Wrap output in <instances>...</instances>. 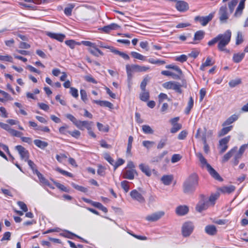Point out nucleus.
<instances>
[{"label": "nucleus", "mask_w": 248, "mask_h": 248, "mask_svg": "<svg viewBox=\"0 0 248 248\" xmlns=\"http://www.w3.org/2000/svg\"><path fill=\"white\" fill-rule=\"evenodd\" d=\"M235 189V187L234 186H224L221 188V191L224 193H230L233 191Z\"/></svg>", "instance_id": "79ce46f5"}, {"label": "nucleus", "mask_w": 248, "mask_h": 248, "mask_svg": "<svg viewBox=\"0 0 248 248\" xmlns=\"http://www.w3.org/2000/svg\"><path fill=\"white\" fill-rule=\"evenodd\" d=\"M205 232L209 235H213L217 233V229L214 225H208L205 228Z\"/></svg>", "instance_id": "393cba45"}, {"label": "nucleus", "mask_w": 248, "mask_h": 248, "mask_svg": "<svg viewBox=\"0 0 248 248\" xmlns=\"http://www.w3.org/2000/svg\"><path fill=\"white\" fill-rule=\"evenodd\" d=\"M130 195L133 200L138 201L140 203H144L145 202V200L144 197L136 189L132 190L130 192Z\"/></svg>", "instance_id": "9d476101"}, {"label": "nucleus", "mask_w": 248, "mask_h": 248, "mask_svg": "<svg viewBox=\"0 0 248 248\" xmlns=\"http://www.w3.org/2000/svg\"><path fill=\"white\" fill-rule=\"evenodd\" d=\"M188 212V208L186 205H180L176 209V213L179 216H184Z\"/></svg>", "instance_id": "aec40b11"}, {"label": "nucleus", "mask_w": 248, "mask_h": 248, "mask_svg": "<svg viewBox=\"0 0 248 248\" xmlns=\"http://www.w3.org/2000/svg\"><path fill=\"white\" fill-rule=\"evenodd\" d=\"M37 176L40 183L44 186H49V182L43 176V175L39 171H37Z\"/></svg>", "instance_id": "473e14b6"}, {"label": "nucleus", "mask_w": 248, "mask_h": 248, "mask_svg": "<svg viewBox=\"0 0 248 248\" xmlns=\"http://www.w3.org/2000/svg\"><path fill=\"white\" fill-rule=\"evenodd\" d=\"M164 214L165 213L163 211L155 212L146 216L145 218L147 221H156L160 219L162 217H163L164 215Z\"/></svg>", "instance_id": "9b49d317"}, {"label": "nucleus", "mask_w": 248, "mask_h": 248, "mask_svg": "<svg viewBox=\"0 0 248 248\" xmlns=\"http://www.w3.org/2000/svg\"><path fill=\"white\" fill-rule=\"evenodd\" d=\"M126 70L128 77L132 76L133 74L138 72V65L127 64L126 65Z\"/></svg>", "instance_id": "6ab92c4d"}, {"label": "nucleus", "mask_w": 248, "mask_h": 248, "mask_svg": "<svg viewBox=\"0 0 248 248\" xmlns=\"http://www.w3.org/2000/svg\"><path fill=\"white\" fill-rule=\"evenodd\" d=\"M245 56V52L243 53H238L233 54L232 60L235 63H238L240 62Z\"/></svg>", "instance_id": "bb28decb"}, {"label": "nucleus", "mask_w": 248, "mask_h": 248, "mask_svg": "<svg viewBox=\"0 0 248 248\" xmlns=\"http://www.w3.org/2000/svg\"><path fill=\"white\" fill-rule=\"evenodd\" d=\"M124 163V160L122 158H119L117 161L113 164V167L115 170L118 167L122 165Z\"/></svg>", "instance_id": "4d7b16f0"}, {"label": "nucleus", "mask_w": 248, "mask_h": 248, "mask_svg": "<svg viewBox=\"0 0 248 248\" xmlns=\"http://www.w3.org/2000/svg\"><path fill=\"white\" fill-rule=\"evenodd\" d=\"M231 13L228 11L227 6L223 5L220 7L218 11L219 19L221 23H226L229 18Z\"/></svg>", "instance_id": "39448f33"}, {"label": "nucleus", "mask_w": 248, "mask_h": 248, "mask_svg": "<svg viewBox=\"0 0 248 248\" xmlns=\"http://www.w3.org/2000/svg\"><path fill=\"white\" fill-rule=\"evenodd\" d=\"M34 144L38 148L41 149H44L46 148L48 144L47 142L41 140H35L34 141Z\"/></svg>", "instance_id": "a878e982"}, {"label": "nucleus", "mask_w": 248, "mask_h": 248, "mask_svg": "<svg viewBox=\"0 0 248 248\" xmlns=\"http://www.w3.org/2000/svg\"><path fill=\"white\" fill-rule=\"evenodd\" d=\"M175 7L178 11L183 12L188 9V4L184 1H178L176 3Z\"/></svg>", "instance_id": "2eb2a0df"}, {"label": "nucleus", "mask_w": 248, "mask_h": 248, "mask_svg": "<svg viewBox=\"0 0 248 248\" xmlns=\"http://www.w3.org/2000/svg\"><path fill=\"white\" fill-rule=\"evenodd\" d=\"M238 119V115L233 114L229 117L222 124V126H225L230 125L236 121Z\"/></svg>", "instance_id": "b1692460"}, {"label": "nucleus", "mask_w": 248, "mask_h": 248, "mask_svg": "<svg viewBox=\"0 0 248 248\" xmlns=\"http://www.w3.org/2000/svg\"><path fill=\"white\" fill-rule=\"evenodd\" d=\"M198 184V176L196 174L190 175L183 184L184 192L185 193H193Z\"/></svg>", "instance_id": "f257e3e1"}, {"label": "nucleus", "mask_w": 248, "mask_h": 248, "mask_svg": "<svg viewBox=\"0 0 248 248\" xmlns=\"http://www.w3.org/2000/svg\"><path fill=\"white\" fill-rule=\"evenodd\" d=\"M238 1L237 0H232L228 3L229 11L231 14L233 12L235 7L236 6Z\"/></svg>", "instance_id": "c9c22d12"}, {"label": "nucleus", "mask_w": 248, "mask_h": 248, "mask_svg": "<svg viewBox=\"0 0 248 248\" xmlns=\"http://www.w3.org/2000/svg\"><path fill=\"white\" fill-rule=\"evenodd\" d=\"M52 73L53 75L55 77H58L60 76L61 74V76L60 78H66L67 77L66 73L64 72H61L60 70L58 68H55L53 69Z\"/></svg>", "instance_id": "c756f323"}, {"label": "nucleus", "mask_w": 248, "mask_h": 248, "mask_svg": "<svg viewBox=\"0 0 248 248\" xmlns=\"http://www.w3.org/2000/svg\"><path fill=\"white\" fill-rule=\"evenodd\" d=\"M187 59V57L186 55L183 54L175 58V61L179 62H186Z\"/></svg>", "instance_id": "09e8293b"}, {"label": "nucleus", "mask_w": 248, "mask_h": 248, "mask_svg": "<svg viewBox=\"0 0 248 248\" xmlns=\"http://www.w3.org/2000/svg\"><path fill=\"white\" fill-rule=\"evenodd\" d=\"M214 63V62L213 61L212 58L209 56L206 58V61L202 62V64L200 66V69L202 71H204L206 67L212 66Z\"/></svg>", "instance_id": "4be33fe9"}, {"label": "nucleus", "mask_w": 248, "mask_h": 248, "mask_svg": "<svg viewBox=\"0 0 248 248\" xmlns=\"http://www.w3.org/2000/svg\"><path fill=\"white\" fill-rule=\"evenodd\" d=\"M165 100H169L168 95L164 93H160L158 95V102L159 104H161Z\"/></svg>", "instance_id": "603ef678"}, {"label": "nucleus", "mask_w": 248, "mask_h": 248, "mask_svg": "<svg viewBox=\"0 0 248 248\" xmlns=\"http://www.w3.org/2000/svg\"><path fill=\"white\" fill-rule=\"evenodd\" d=\"M163 87L167 89H172L178 93H181V85L175 81L166 82L162 84Z\"/></svg>", "instance_id": "0eeeda50"}, {"label": "nucleus", "mask_w": 248, "mask_h": 248, "mask_svg": "<svg viewBox=\"0 0 248 248\" xmlns=\"http://www.w3.org/2000/svg\"><path fill=\"white\" fill-rule=\"evenodd\" d=\"M232 128V126H230L228 127H223L219 132L218 135L219 136H223L227 134L230 132Z\"/></svg>", "instance_id": "ea45409f"}, {"label": "nucleus", "mask_w": 248, "mask_h": 248, "mask_svg": "<svg viewBox=\"0 0 248 248\" xmlns=\"http://www.w3.org/2000/svg\"><path fill=\"white\" fill-rule=\"evenodd\" d=\"M197 155L202 168L205 167L210 174L215 179L220 181L222 180L219 174L207 163L206 159L201 153H199L197 154Z\"/></svg>", "instance_id": "20e7f679"}, {"label": "nucleus", "mask_w": 248, "mask_h": 248, "mask_svg": "<svg viewBox=\"0 0 248 248\" xmlns=\"http://www.w3.org/2000/svg\"><path fill=\"white\" fill-rule=\"evenodd\" d=\"M0 60L1 61L12 62H13V58L11 56L8 55H0Z\"/></svg>", "instance_id": "3c124183"}, {"label": "nucleus", "mask_w": 248, "mask_h": 248, "mask_svg": "<svg viewBox=\"0 0 248 248\" xmlns=\"http://www.w3.org/2000/svg\"><path fill=\"white\" fill-rule=\"evenodd\" d=\"M66 117L67 119L70 120L73 123L76 125V124H77L78 122V120H77L73 115L70 114H67L66 115Z\"/></svg>", "instance_id": "0e129e2a"}, {"label": "nucleus", "mask_w": 248, "mask_h": 248, "mask_svg": "<svg viewBox=\"0 0 248 248\" xmlns=\"http://www.w3.org/2000/svg\"><path fill=\"white\" fill-rule=\"evenodd\" d=\"M93 102L101 106L106 107L110 108L113 107L112 104L107 101L93 100Z\"/></svg>", "instance_id": "cd10ccee"}, {"label": "nucleus", "mask_w": 248, "mask_h": 248, "mask_svg": "<svg viewBox=\"0 0 248 248\" xmlns=\"http://www.w3.org/2000/svg\"><path fill=\"white\" fill-rule=\"evenodd\" d=\"M210 206V205L207 199H202L198 202L196 208L197 211L201 212L206 210Z\"/></svg>", "instance_id": "f8f14e48"}, {"label": "nucleus", "mask_w": 248, "mask_h": 248, "mask_svg": "<svg viewBox=\"0 0 248 248\" xmlns=\"http://www.w3.org/2000/svg\"><path fill=\"white\" fill-rule=\"evenodd\" d=\"M68 128V126L66 124H64L63 126L59 128V132L62 134L66 135L68 133L67 131H69L68 130H67Z\"/></svg>", "instance_id": "69168bd1"}, {"label": "nucleus", "mask_w": 248, "mask_h": 248, "mask_svg": "<svg viewBox=\"0 0 248 248\" xmlns=\"http://www.w3.org/2000/svg\"><path fill=\"white\" fill-rule=\"evenodd\" d=\"M131 55L134 58L140 60L144 61L145 59V57L144 56L136 52H131Z\"/></svg>", "instance_id": "37998d69"}, {"label": "nucleus", "mask_w": 248, "mask_h": 248, "mask_svg": "<svg viewBox=\"0 0 248 248\" xmlns=\"http://www.w3.org/2000/svg\"><path fill=\"white\" fill-rule=\"evenodd\" d=\"M172 179L171 175H164L161 178V181L164 185L168 186L171 183Z\"/></svg>", "instance_id": "7c9ffc66"}, {"label": "nucleus", "mask_w": 248, "mask_h": 248, "mask_svg": "<svg viewBox=\"0 0 248 248\" xmlns=\"http://www.w3.org/2000/svg\"><path fill=\"white\" fill-rule=\"evenodd\" d=\"M241 82V81L239 78H235V79L231 80L229 82V84L231 87L233 88L239 84Z\"/></svg>", "instance_id": "8fccbe9b"}, {"label": "nucleus", "mask_w": 248, "mask_h": 248, "mask_svg": "<svg viewBox=\"0 0 248 248\" xmlns=\"http://www.w3.org/2000/svg\"><path fill=\"white\" fill-rule=\"evenodd\" d=\"M119 27L116 23H111L108 25L104 26L101 29V31L105 33H108L110 31L116 30Z\"/></svg>", "instance_id": "412c9836"}, {"label": "nucleus", "mask_w": 248, "mask_h": 248, "mask_svg": "<svg viewBox=\"0 0 248 248\" xmlns=\"http://www.w3.org/2000/svg\"><path fill=\"white\" fill-rule=\"evenodd\" d=\"M9 133L12 136L16 137H19V138H20L21 136L23 135V133L22 132L18 131L13 129L12 128H11Z\"/></svg>", "instance_id": "de8ad7c7"}, {"label": "nucleus", "mask_w": 248, "mask_h": 248, "mask_svg": "<svg viewBox=\"0 0 248 248\" xmlns=\"http://www.w3.org/2000/svg\"><path fill=\"white\" fill-rule=\"evenodd\" d=\"M92 122H89L88 121H81L78 120L77 124H76V126L81 130H83L84 127H85L87 129V130L91 129V124Z\"/></svg>", "instance_id": "f3484780"}, {"label": "nucleus", "mask_w": 248, "mask_h": 248, "mask_svg": "<svg viewBox=\"0 0 248 248\" xmlns=\"http://www.w3.org/2000/svg\"><path fill=\"white\" fill-rule=\"evenodd\" d=\"M167 153V151H163L162 153L159 154L158 155L153 157L151 162L152 163L160 162Z\"/></svg>", "instance_id": "c85d7f7f"}, {"label": "nucleus", "mask_w": 248, "mask_h": 248, "mask_svg": "<svg viewBox=\"0 0 248 248\" xmlns=\"http://www.w3.org/2000/svg\"><path fill=\"white\" fill-rule=\"evenodd\" d=\"M66 45L69 46L71 48L73 49L75 48L76 45L78 44L73 40H67L65 42Z\"/></svg>", "instance_id": "864d4df0"}, {"label": "nucleus", "mask_w": 248, "mask_h": 248, "mask_svg": "<svg viewBox=\"0 0 248 248\" xmlns=\"http://www.w3.org/2000/svg\"><path fill=\"white\" fill-rule=\"evenodd\" d=\"M67 132L72 137L76 139H78L80 135V132L79 131L76 130L74 131H67Z\"/></svg>", "instance_id": "774afa93"}, {"label": "nucleus", "mask_w": 248, "mask_h": 248, "mask_svg": "<svg viewBox=\"0 0 248 248\" xmlns=\"http://www.w3.org/2000/svg\"><path fill=\"white\" fill-rule=\"evenodd\" d=\"M16 149L20 155L21 159L26 162L29 157V153L28 151L21 145H17L16 146Z\"/></svg>", "instance_id": "1a4fd4ad"}, {"label": "nucleus", "mask_w": 248, "mask_h": 248, "mask_svg": "<svg viewBox=\"0 0 248 248\" xmlns=\"http://www.w3.org/2000/svg\"><path fill=\"white\" fill-rule=\"evenodd\" d=\"M137 174V171L135 169H128L125 170L123 173V176L124 178L133 180L134 178L135 174Z\"/></svg>", "instance_id": "4468645a"}, {"label": "nucleus", "mask_w": 248, "mask_h": 248, "mask_svg": "<svg viewBox=\"0 0 248 248\" xmlns=\"http://www.w3.org/2000/svg\"><path fill=\"white\" fill-rule=\"evenodd\" d=\"M181 128V125L179 124L173 125V127L170 130V132L172 133H175L177 132Z\"/></svg>", "instance_id": "338daca9"}, {"label": "nucleus", "mask_w": 248, "mask_h": 248, "mask_svg": "<svg viewBox=\"0 0 248 248\" xmlns=\"http://www.w3.org/2000/svg\"><path fill=\"white\" fill-rule=\"evenodd\" d=\"M245 1L246 0H241L233 16L234 17H239L241 16L245 8Z\"/></svg>", "instance_id": "dca6fc26"}, {"label": "nucleus", "mask_w": 248, "mask_h": 248, "mask_svg": "<svg viewBox=\"0 0 248 248\" xmlns=\"http://www.w3.org/2000/svg\"><path fill=\"white\" fill-rule=\"evenodd\" d=\"M230 140V136L226 137L219 140V148L220 153H224L228 148L227 144Z\"/></svg>", "instance_id": "ddd939ff"}, {"label": "nucleus", "mask_w": 248, "mask_h": 248, "mask_svg": "<svg viewBox=\"0 0 248 248\" xmlns=\"http://www.w3.org/2000/svg\"><path fill=\"white\" fill-rule=\"evenodd\" d=\"M139 168L146 175L150 176L151 175V172L148 166L145 165L143 164H140L139 165Z\"/></svg>", "instance_id": "2f4dec72"}, {"label": "nucleus", "mask_w": 248, "mask_h": 248, "mask_svg": "<svg viewBox=\"0 0 248 248\" xmlns=\"http://www.w3.org/2000/svg\"><path fill=\"white\" fill-rule=\"evenodd\" d=\"M166 68L167 70L162 71V75L167 77H173L174 78H181L184 76L181 69L174 64L167 65Z\"/></svg>", "instance_id": "7ed1b4c3"}, {"label": "nucleus", "mask_w": 248, "mask_h": 248, "mask_svg": "<svg viewBox=\"0 0 248 248\" xmlns=\"http://www.w3.org/2000/svg\"><path fill=\"white\" fill-rule=\"evenodd\" d=\"M149 69H150V67H149V66L138 65V72H147Z\"/></svg>", "instance_id": "6e6d98bb"}, {"label": "nucleus", "mask_w": 248, "mask_h": 248, "mask_svg": "<svg viewBox=\"0 0 248 248\" xmlns=\"http://www.w3.org/2000/svg\"><path fill=\"white\" fill-rule=\"evenodd\" d=\"M167 139H162L159 142L157 148V149H160L163 148L167 143Z\"/></svg>", "instance_id": "bf43d9fd"}, {"label": "nucleus", "mask_w": 248, "mask_h": 248, "mask_svg": "<svg viewBox=\"0 0 248 248\" xmlns=\"http://www.w3.org/2000/svg\"><path fill=\"white\" fill-rule=\"evenodd\" d=\"M93 206L102 210L104 213H107L108 212L107 208L106 207H105V206H104L100 202H94L93 203Z\"/></svg>", "instance_id": "e433bc0d"}, {"label": "nucleus", "mask_w": 248, "mask_h": 248, "mask_svg": "<svg viewBox=\"0 0 248 248\" xmlns=\"http://www.w3.org/2000/svg\"><path fill=\"white\" fill-rule=\"evenodd\" d=\"M232 36V32L230 30H227L223 34H219L217 36L218 49L221 51L226 50L225 46L230 43Z\"/></svg>", "instance_id": "f03ea898"}, {"label": "nucleus", "mask_w": 248, "mask_h": 248, "mask_svg": "<svg viewBox=\"0 0 248 248\" xmlns=\"http://www.w3.org/2000/svg\"><path fill=\"white\" fill-rule=\"evenodd\" d=\"M243 42V36L240 31L237 32V36L236 38V45H238Z\"/></svg>", "instance_id": "49530a36"}, {"label": "nucleus", "mask_w": 248, "mask_h": 248, "mask_svg": "<svg viewBox=\"0 0 248 248\" xmlns=\"http://www.w3.org/2000/svg\"><path fill=\"white\" fill-rule=\"evenodd\" d=\"M149 93L147 91H142L140 94V98L142 101H147L149 98Z\"/></svg>", "instance_id": "f704fd0d"}, {"label": "nucleus", "mask_w": 248, "mask_h": 248, "mask_svg": "<svg viewBox=\"0 0 248 248\" xmlns=\"http://www.w3.org/2000/svg\"><path fill=\"white\" fill-rule=\"evenodd\" d=\"M46 35L51 38L56 39L60 42H62L65 37L63 34L53 33L49 31L46 32Z\"/></svg>", "instance_id": "a211bd4d"}, {"label": "nucleus", "mask_w": 248, "mask_h": 248, "mask_svg": "<svg viewBox=\"0 0 248 248\" xmlns=\"http://www.w3.org/2000/svg\"><path fill=\"white\" fill-rule=\"evenodd\" d=\"M80 93L81 96V99H82V100L85 103H86V102L88 100V98L87 93L85 90L81 89L80 91Z\"/></svg>", "instance_id": "5fc2aeb1"}, {"label": "nucleus", "mask_w": 248, "mask_h": 248, "mask_svg": "<svg viewBox=\"0 0 248 248\" xmlns=\"http://www.w3.org/2000/svg\"><path fill=\"white\" fill-rule=\"evenodd\" d=\"M148 62L152 64H156L159 65H162L165 63V61H164L160 60L158 59H155L153 58L149 59Z\"/></svg>", "instance_id": "a18cd8bd"}, {"label": "nucleus", "mask_w": 248, "mask_h": 248, "mask_svg": "<svg viewBox=\"0 0 248 248\" xmlns=\"http://www.w3.org/2000/svg\"><path fill=\"white\" fill-rule=\"evenodd\" d=\"M218 196V194H212L210 196L209 199L207 200L210 205H214L215 201L217 199Z\"/></svg>", "instance_id": "4c0bfd02"}, {"label": "nucleus", "mask_w": 248, "mask_h": 248, "mask_svg": "<svg viewBox=\"0 0 248 248\" xmlns=\"http://www.w3.org/2000/svg\"><path fill=\"white\" fill-rule=\"evenodd\" d=\"M97 126L98 130L100 131L107 132L109 130V127L108 125H104L103 124L99 122L97 123Z\"/></svg>", "instance_id": "58836bf2"}, {"label": "nucleus", "mask_w": 248, "mask_h": 248, "mask_svg": "<svg viewBox=\"0 0 248 248\" xmlns=\"http://www.w3.org/2000/svg\"><path fill=\"white\" fill-rule=\"evenodd\" d=\"M237 149V148L236 147H234L226 154L222 158V162H227L232 156L233 154L236 152Z\"/></svg>", "instance_id": "5701e85b"}, {"label": "nucleus", "mask_w": 248, "mask_h": 248, "mask_svg": "<svg viewBox=\"0 0 248 248\" xmlns=\"http://www.w3.org/2000/svg\"><path fill=\"white\" fill-rule=\"evenodd\" d=\"M194 229V225L191 222H185L182 226V234L185 237L189 236L192 232Z\"/></svg>", "instance_id": "423d86ee"}, {"label": "nucleus", "mask_w": 248, "mask_h": 248, "mask_svg": "<svg viewBox=\"0 0 248 248\" xmlns=\"http://www.w3.org/2000/svg\"><path fill=\"white\" fill-rule=\"evenodd\" d=\"M142 129L143 132L145 134H153L154 133L153 130L149 125H143L142 126Z\"/></svg>", "instance_id": "c03bdc74"}, {"label": "nucleus", "mask_w": 248, "mask_h": 248, "mask_svg": "<svg viewBox=\"0 0 248 248\" xmlns=\"http://www.w3.org/2000/svg\"><path fill=\"white\" fill-rule=\"evenodd\" d=\"M128 183V182L126 181H123L121 182V186L126 193L127 192L129 189Z\"/></svg>", "instance_id": "13d9d810"}, {"label": "nucleus", "mask_w": 248, "mask_h": 248, "mask_svg": "<svg viewBox=\"0 0 248 248\" xmlns=\"http://www.w3.org/2000/svg\"><path fill=\"white\" fill-rule=\"evenodd\" d=\"M214 14L215 13H212L205 16H197L195 17V20L196 21H199L202 26H205L212 19L214 16Z\"/></svg>", "instance_id": "6e6552de"}, {"label": "nucleus", "mask_w": 248, "mask_h": 248, "mask_svg": "<svg viewBox=\"0 0 248 248\" xmlns=\"http://www.w3.org/2000/svg\"><path fill=\"white\" fill-rule=\"evenodd\" d=\"M182 158V156L179 154H174L172 155L171 161L172 163H176L179 161Z\"/></svg>", "instance_id": "e2e57ef3"}, {"label": "nucleus", "mask_w": 248, "mask_h": 248, "mask_svg": "<svg viewBox=\"0 0 248 248\" xmlns=\"http://www.w3.org/2000/svg\"><path fill=\"white\" fill-rule=\"evenodd\" d=\"M72 186L75 189H76L80 191L83 192H86L87 191V188L84 187H83L82 186L77 185L74 183H72Z\"/></svg>", "instance_id": "052dcab7"}, {"label": "nucleus", "mask_w": 248, "mask_h": 248, "mask_svg": "<svg viewBox=\"0 0 248 248\" xmlns=\"http://www.w3.org/2000/svg\"><path fill=\"white\" fill-rule=\"evenodd\" d=\"M154 144L155 142L152 141L144 140L142 142V145L147 149L150 148Z\"/></svg>", "instance_id": "680f3d73"}, {"label": "nucleus", "mask_w": 248, "mask_h": 248, "mask_svg": "<svg viewBox=\"0 0 248 248\" xmlns=\"http://www.w3.org/2000/svg\"><path fill=\"white\" fill-rule=\"evenodd\" d=\"M89 51L91 54L96 57H98L99 55L102 56L104 55L100 50L96 48V46H95V48L90 49Z\"/></svg>", "instance_id": "a19ab883"}, {"label": "nucleus", "mask_w": 248, "mask_h": 248, "mask_svg": "<svg viewBox=\"0 0 248 248\" xmlns=\"http://www.w3.org/2000/svg\"><path fill=\"white\" fill-rule=\"evenodd\" d=\"M204 35V32L202 31H199L195 32L194 37V40L200 41L202 40Z\"/></svg>", "instance_id": "72a5a7b5"}]
</instances>
